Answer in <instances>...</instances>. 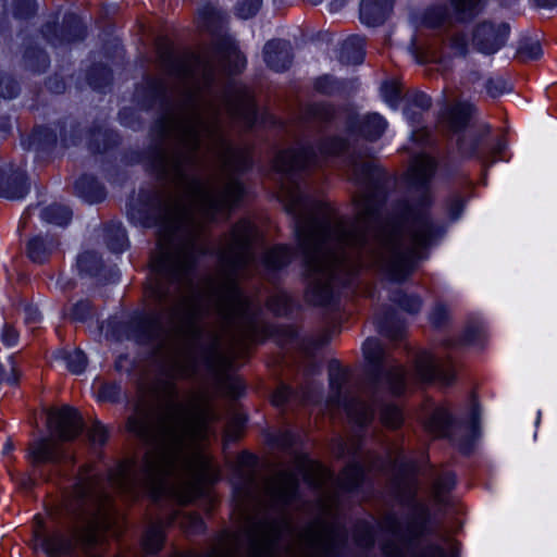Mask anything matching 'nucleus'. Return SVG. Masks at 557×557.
I'll use <instances>...</instances> for the list:
<instances>
[{
	"label": "nucleus",
	"instance_id": "f257e3e1",
	"mask_svg": "<svg viewBox=\"0 0 557 557\" xmlns=\"http://www.w3.org/2000/svg\"><path fill=\"white\" fill-rule=\"evenodd\" d=\"M200 27L215 35L212 46L199 54L164 51L160 65L184 83L181 103L154 124L150 154L157 175L170 190L140 191L127 214L134 224L158 227V249L152 255L148 295L150 313L133 323L141 341H159L165 349L164 373L170 380L190 377L201 360L218 372L230 360L222 341L233 347L257 339L259 325L237 280L257 268L253 245L259 233L247 220L239 221L220 247L221 283L208 302L220 321L206 346L193 342L200 335L197 318L205 310L193 282L198 256L206 253L205 225L230 211L244 188L234 176L250 166L244 150L225 138L223 114L252 127L257 120L250 90L230 81L225 74L240 72L246 63L232 37L222 34L224 15L213 4L198 13Z\"/></svg>",
	"mask_w": 557,
	"mask_h": 557
},
{
	"label": "nucleus",
	"instance_id": "f03ea898",
	"mask_svg": "<svg viewBox=\"0 0 557 557\" xmlns=\"http://www.w3.org/2000/svg\"><path fill=\"white\" fill-rule=\"evenodd\" d=\"M347 141L338 136L323 139L318 151L301 146L280 151L274 169L281 174V198L293 215L294 231L307 277L306 299L315 306L335 301L337 287L350 284L363 265L375 268L387 278L401 282L414 270L424 250L435 245L445 227L435 221L429 183L436 163L418 154L408 172V183L417 193L406 202L397 221L386 219L382 206L386 198L384 177L373 160L349 157V178L360 187L354 197V220L341 218L327 203L306 195L299 186L300 172L319 166L322 159L345 151Z\"/></svg>",
	"mask_w": 557,
	"mask_h": 557
},
{
	"label": "nucleus",
	"instance_id": "7ed1b4c3",
	"mask_svg": "<svg viewBox=\"0 0 557 557\" xmlns=\"http://www.w3.org/2000/svg\"><path fill=\"white\" fill-rule=\"evenodd\" d=\"M164 397V408L141 403L128 418V431L147 450L140 462L120 463L108 483L129 498L145 492L156 500L170 496L187 504L200 494L202 482L215 480L211 461L201 448L215 413L208 397L199 392L189 393L186 403L178 401L173 382L165 383Z\"/></svg>",
	"mask_w": 557,
	"mask_h": 557
},
{
	"label": "nucleus",
	"instance_id": "20e7f679",
	"mask_svg": "<svg viewBox=\"0 0 557 557\" xmlns=\"http://www.w3.org/2000/svg\"><path fill=\"white\" fill-rule=\"evenodd\" d=\"M110 495L100 479L81 473L65 506V516L55 528L44 534V520L34 518V548H42L48 557H101L97 550L98 530L108 522Z\"/></svg>",
	"mask_w": 557,
	"mask_h": 557
},
{
	"label": "nucleus",
	"instance_id": "39448f33",
	"mask_svg": "<svg viewBox=\"0 0 557 557\" xmlns=\"http://www.w3.org/2000/svg\"><path fill=\"white\" fill-rule=\"evenodd\" d=\"M401 502L408 507L404 520L388 513L382 520V528L389 532L394 540L386 542L383 553L386 557H407L413 544L428 532L430 510L426 504L416 498L417 486L408 485V491L399 492Z\"/></svg>",
	"mask_w": 557,
	"mask_h": 557
},
{
	"label": "nucleus",
	"instance_id": "423d86ee",
	"mask_svg": "<svg viewBox=\"0 0 557 557\" xmlns=\"http://www.w3.org/2000/svg\"><path fill=\"white\" fill-rule=\"evenodd\" d=\"M47 425L50 437H42L29 444L28 456L34 465L59 463L66 459L61 442L76 438L83 431L79 413L71 407L50 409L47 413Z\"/></svg>",
	"mask_w": 557,
	"mask_h": 557
},
{
	"label": "nucleus",
	"instance_id": "0eeeda50",
	"mask_svg": "<svg viewBox=\"0 0 557 557\" xmlns=\"http://www.w3.org/2000/svg\"><path fill=\"white\" fill-rule=\"evenodd\" d=\"M349 371L341 366L337 360L329 364L330 396L326 406L330 409L343 407L347 416L359 425H366L372 421L374 409L359 395H355L349 386Z\"/></svg>",
	"mask_w": 557,
	"mask_h": 557
},
{
	"label": "nucleus",
	"instance_id": "6e6552de",
	"mask_svg": "<svg viewBox=\"0 0 557 557\" xmlns=\"http://www.w3.org/2000/svg\"><path fill=\"white\" fill-rule=\"evenodd\" d=\"M363 355L370 363L369 376L374 388L385 384L394 395H400L405 391L403 367L396 363L377 339L368 338L364 342Z\"/></svg>",
	"mask_w": 557,
	"mask_h": 557
},
{
	"label": "nucleus",
	"instance_id": "1a4fd4ad",
	"mask_svg": "<svg viewBox=\"0 0 557 557\" xmlns=\"http://www.w3.org/2000/svg\"><path fill=\"white\" fill-rule=\"evenodd\" d=\"M509 33L510 26L507 23L483 21L473 29L472 45L484 54H493L505 45Z\"/></svg>",
	"mask_w": 557,
	"mask_h": 557
},
{
	"label": "nucleus",
	"instance_id": "9d476101",
	"mask_svg": "<svg viewBox=\"0 0 557 557\" xmlns=\"http://www.w3.org/2000/svg\"><path fill=\"white\" fill-rule=\"evenodd\" d=\"M351 135H360L368 140H376L386 128L385 120L376 114L359 116L354 112H345L336 116Z\"/></svg>",
	"mask_w": 557,
	"mask_h": 557
},
{
	"label": "nucleus",
	"instance_id": "9b49d317",
	"mask_svg": "<svg viewBox=\"0 0 557 557\" xmlns=\"http://www.w3.org/2000/svg\"><path fill=\"white\" fill-rule=\"evenodd\" d=\"M414 370L416 375L422 382L438 381L444 385H449L454 380L449 362L426 351L417 355Z\"/></svg>",
	"mask_w": 557,
	"mask_h": 557
},
{
	"label": "nucleus",
	"instance_id": "f8f14e48",
	"mask_svg": "<svg viewBox=\"0 0 557 557\" xmlns=\"http://www.w3.org/2000/svg\"><path fill=\"white\" fill-rule=\"evenodd\" d=\"M29 190L25 171L21 166L7 164L0 168V196L8 199H21Z\"/></svg>",
	"mask_w": 557,
	"mask_h": 557
},
{
	"label": "nucleus",
	"instance_id": "ddd939ff",
	"mask_svg": "<svg viewBox=\"0 0 557 557\" xmlns=\"http://www.w3.org/2000/svg\"><path fill=\"white\" fill-rule=\"evenodd\" d=\"M63 28L61 36H59L57 34L55 23L49 22L44 25L41 33L52 45L81 40L85 37V27L79 17L75 14H69L64 17Z\"/></svg>",
	"mask_w": 557,
	"mask_h": 557
},
{
	"label": "nucleus",
	"instance_id": "4468645a",
	"mask_svg": "<svg viewBox=\"0 0 557 557\" xmlns=\"http://www.w3.org/2000/svg\"><path fill=\"white\" fill-rule=\"evenodd\" d=\"M453 2V0H450ZM455 10V18L457 21H466L478 15L482 10V0H479L476 8L469 12H458L455 4L451 3ZM454 16L446 5H434L426 10L424 14V22L429 27L437 28L451 25Z\"/></svg>",
	"mask_w": 557,
	"mask_h": 557
},
{
	"label": "nucleus",
	"instance_id": "2eb2a0df",
	"mask_svg": "<svg viewBox=\"0 0 557 557\" xmlns=\"http://www.w3.org/2000/svg\"><path fill=\"white\" fill-rule=\"evenodd\" d=\"M263 57L271 70L275 72L285 71L293 61L290 44L280 39L268 41L263 48Z\"/></svg>",
	"mask_w": 557,
	"mask_h": 557
},
{
	"label": "nucleus",
	"instance_id": "dca6fc26",
	"mask_svg": "<svg viewBox=\"0 0 557 557\" xmlns=\"http://www.w3.org/2000/svg\"><path fill=\"white\" fill-rule=\"evenodd\" d=\"M393 7V0H362L360 20L368 26L382 24Z\"/></svg>",
	"mask_w": 557,
	"mask_h": 557
},
{
	"label": "nucleus",
	"instance_id": "f3484780",
	"mask_svg": "<svg viewBox=\"0 0 557 557\" xmlns=\"http://www.w3.org/2000/svg\"><path fill=\"white\" fill-rule=\"evenodd\" d=\"M297 468L308 484L318 490H322L332 479V474L326 468L309 459L298 458Z\"/></svg>",
	"mask_w": 557,
	"mask_h": 557
},
{
	"label": "nucleus",
	"instance_id": "a211bd4d",
	"mask_svg": "<svg viewBox=\"0 0 557 557\" xmlns=\"http://www.w3.org/2000/svg\"><path fill=\"white\" fill-rule=\"evenodd\" d=\"M455 486V475L450 471H442L436 473L433 478L430 495L431 498L440 509L448 506L449 492Z\"/></svg>",
	"mask_w": 557,
	"mask_h": 557
},
{
	"label": "nucleus",
	"instance_id": "6ab92c4d",
	"mask_svg": "<svg viewBox=\"0 0 557 557\" xmlns=\"http://www.w3.org/2000/svg\"><path fill=\"white\" fill-rule=\"evenodd\" d=\"M59 246V242L51 235L35 236L28 240L27 256L36 263H44Z\"/></svg>",
	"mask_w": 557,
	"mask_h": 557
},
{
	"label": "nucleus",
	"instance_id": "aec40b11",
	"mask_svg": "<svg viewBox=\"0 0 557 557\" xmlns=\"http://www.w3.org/2000/svg\"><path fill=\"white\" fill-rule=\"evenodd\" d=\"M472 107L469 103L458 102L446 108L441 117V123L453 132L466 127L471 117Z\"/></svg>",
	"mask_w": 557,
	"mask_h": 557
},
{
	"label": "nucleus",
	"instance_id": "412c9836",
	"mask_svg": "<svg viewBox=\"0 0 557 557\" xmlns=\"http://www.w3.org/2000/svg\"><path fill=\"white\" fill-rule=\"evenodd\" d=\"M75 194L88 203L100 202L106 198L104 187L89 175L81 176L74 184Z\"/></svg>",
	"mask_w": 557,
	"mask_h": 557
},
{
	"label": "nucleus",
	"instance_id": "4be33fe9",
	"mask_svg": "<svg viewBox=\"0 0 557 557\" xmlns=\"http://www.w3.org/2000/svg\"><path fill=\"white\" fill-rule=\"evenodd\" d=\"M451 419L444 407L434 408L424 421L425 430L434 436L442 437L449 434Z\"/></svg>",
	"mask_w": 557,
	"mask_h": 557
},
{
	"label": "nucleus",
	"instance_id": "5701e85b",
	"mask_svg": "<svg viewBox=\"0 0 557 557\" xmlns=\"http://www.w3.org/2000/svg\"><path fill=\"white\" fill-rule=\"evenodd\" d=\"M364 38L359 35L348 37L342 45L339 61L344 64H360L363 61Z\"/></svg>",
	"mask_w": 557,
	"mask_h": 557
},
{
	"label": "nucleus",
	"instance_id": "b1692460",
	"mask_svg": "<svg viewBox=\"0 0 557 557\" xmlns=\"http://www.w3.org/2000/svg\"><path fill=\"white\" fill-rule=\"evenodd\" d=\"M431 98L424 92L412 91L407 96L405 114L412 124H419L422 112L431 108Z\"/></svg>",
	"mask_w": 557,
	"mask_h": 557
},
{
	"label": "nucleus",
	"instance_id": "393cba45",
	"mask_svg": "<svg viewBox=\"0 0 557 557\" xmlns=\"http://www.w3.org/2000/svg\"><path fill=\"white\" fill-rule=\"evenodd\" d=\"M106 242L113 252H121L127 247V236L120 222H110L106 226Z\"/></svg>",
	"mask_w": 557,
	"mask_h": 557
},
{
	"label": "nucleus",
	"instance_id": "a878e982",
	"mask_svg": "<svg viewBox=\"0 0 557 557\" xmlns=\"http://www.w3.org/2000/svg\"><path fill=\"white\" fill-rule=\"evenodd\" d=\"M394 312L386 311L383 317H376L375 321L379 327V331L389 337L391 339L397 341L403 338L405 333V327L403 323L394 320Z\"/></svg>",
	"mask_w": 557,
	"mask_h": 557
},
{
	"label": "nucleus",
	"instance_id": "bb28decb",
	"mask_svg": "<svg viewBox=\"0 0 557 557\" xmlns=\"http://www.w3.org/2000/svg\"><path fill=\"white\" fill-rule=\"evenodd\" d=\"M364 476L363 468L358 463L347 466L338 478V485L345 491H352L360 485Z\"/></svg>",
	"mask_w": 557,
	"mask_h": 557
},
{
	"label": "nucleus",
	"instance_id": "cd10ccee",
	"mask_svg": "<svg viewBox=\"0 0 557 557\" xmlns=\"http://www.w3.org/2000/svg\"><path fill=\"white\" fill-rule=\"evenodd\" d=\"M543 54L542 46L539 40L523 38L519 41L516 58L521 62L539 60Z\"/></svg>",
	"mask_w": 557,
	"mask_h": 557
},
{
	"label": "nucleus",
	"instance_id": "c85d7f7f",
	"mask_svg": "<svg viewBox=\"0 0 557 557\" xmlns=\"http://www.w3.org/2000/svg\"><path fill=\"white\" fill-rule=\"evenodd\" d=\"M484 132L470 129L458 138V150L463 157L476 156L479 145L482 143Z\"/></svg>",
	"mask_w": 557,
	"mask_h": 557
},
{
	"label": "nucleus",
	"instance_id": "c756f323",
	"mask_svg": "<svg viewBox=\"0 0 557 557\" xmlns=\"http://www.w3.org/2000/svg\"><path fill=\"white\" fill-rule=\"evenodd\" d=\"M290 260V250L285 246H277L265 252L263 264L268 269L277 270L287 265Z\"/></svg>",
	"mask_w": 557,
	"mask_h": 557
},
{
	"label": "nucleus",
	"instance_id": "7c9ffc66",
	"mask_svg": "<svg viewBox=\"0 0 557 557\" xmlns=\"http://www.w3.org/2000/svg\"><path fill=\"white\" fill-rule=\"evenodd\" d=\"M41 218L55 225H66L72 219V211L69 207L62 205H51L41 211Z\"/></svg>",
	"mask_w": 557,
	"mask_h": 557
},
{
	"label": "nucleus",
	"instance_id": "2f4dec72",
	"mask_svg": "<svg viewBox=\"0 0 557 557\" xmlns=\"http://www.w3.org/2000/svg\"><path fill=\"white\" fill-rule=\"evenodd\" d=\"M58 357L65 362L66 368L74 374H79L86 369L87 358L81 349L61 350L58 352Z\"/></svg>",
	"mask_w": 557,
	"mask_h": 557
},
{
	"label": "nucleus",
	"instance_id": "473e14b6",
	"mask_svg": "<svg viewBox=\"0 0 557 557\" xmlns=\"http://www.w3.org/2000/svg\"><path fill=\"white\" fill-rule=\"evenodd\" d=\"M145 89L148 96L147 101L144 103L146 107H152L157 102L163 104L166 95V85L162 79L148 78Z\"/></svg>",
	"mask_w": 557,
	"mask_h": 557
},
{
	"label": "nucleus",
	"instance_id": "72a5a7b5",
	"mask_svg": "<svg viewBox=\"0 0 557 557\" xmlns=\"http://www.w3.org/2000/svg\"><path fill=\"white\" fill-rule=\"evenodd\" d=\"M112 134L102 126H99L89 133L88 147L92 152H101L115 141Z\"/></svg>",
	"mask_w": 557,
	"mask_h": 557
},
{
	"label": "nucleus",
	"instance_id": "f704fd0d",
	"mask_svg": "<svg viewBox=\"0 0 557 557\" xmlns=\"http://www.w3.org/2000/svg\"><path fill=\"white\" fill-rule=\"evenodd\" d=\"M77 267L81 272L94 276L99 273L102 262L97 252L85 251L78 256Z\"/></svg>",
	"mask_w": 557,
	"mask_h": 557
},
{
	"label": "nucleus",
	"instance_id": "c9c22d12",
	"mask_svg": "<svg viewBox=\"0 0 557 557\" xmlns=\"http://www.w3.org/2000/svg\"><path fill=\"white\" fill-rule=\"evenodd\" d=\"M96 311L90 300L81 299L73 304L67 312L69 318L75 322H86L95 315Z\"/></svg>",
	"mask_w": 557,
	"mask_h": 557
},
{
	"label": "nucleus",
	"instance_id": "e433bc0d",
	"mask_svg": "<svg viewBox=\"0 0 557 557\" xmlns=\"http://www.w3.org/2000/svg\"><path fill=\"white\" fill-rule=\"evenodd\" d=\"M391 300L409 313L419 312L422 306V300L419 296L407 295L403 290L394 292L392 294Z\"/></svg>",
	"mask_w": 557,
	"mask_h": 557
},
{
	"label": "nucleus",
	"instance_id": "4c0bfd02",
	"mask_svg": "<svg viewBox=\"0 0 557 557\" xmlns=\"http://www.w3.org/2000/svg\"><path fill=\"white\" fill-rule=\"evenodd\" d=\"M55 143L57 135L52 129L44 126L35 128L32 137V144L35 145L37 149L48 150L53 147Z\"/></svg>",
	"mask_w": 557,
	"mask_h": 557
},
{
	"label": "nucleus",
	"instance_id": "58836bf2",
	"mask_svg": "<svg viewBox=\"0 0 557 557\" xmlns=\"http://www.w3.org/2000/svg\"><path fill=\"white\" fill-rule=\"evenodd\" d=\"M163 530L160 524H152L148 528L146 531L145 537H144V546L145 549L148 553H156L158 552L163 543Z\"/></svg>",
	"mask_w": 557,
	"mask_h": 557
},
{
	"label": "nucleus",
	"instance_id": "ea45409f",
	"mask_svg": "<svg viewBox=\"0 0 557 557\" xmlns=\"http://www.w3.org/2000/svg\"><path fill=\"white\" fill-rule=\"evenodd\" d=\"M308 117L318 122H329L335 117V111L327 103H312L307 107Z\"/></svg>",
	"mask_w": 557,
	"mask_h": 557
},
{
	"label": "nucleus",
	"instance_id": "a19ab883",
	"mask_svg": "<svg viewBox=\"0 0 557 557\" xmlns=\"http://www.w3.org/2000/svg\"><path fill=\"white\" fill-rule=\"evenodd\" d=\"M26 65L37 72L45 71L48 67L49 59L45 51L40 49H29L25 52Z\"/></svg>",
	"mask_w": 557,
	"mask_h": 557
},
{
	"label": "nucleus",
	"instance_id": "79ce46f5",
	"mask_svg": "<svg viewBox=\"0 0 557 557\" xmlns=\"http://www.w3.org/2000/svg\"><path fill=\"white\" fill-rule=\"evenodd\" d=\"M262 5V0H238L235 5V14L243 20L255 16Z\"/></svg>",
	"mask_w": 557,
	"mask_h": 557
},
{
	"label": "nucleus",
	"instance_id": "37998d69",
	"mask_svg": "<svg viewBox=\"0 0 557 557\" xmlns=\"http://www.w3.org/2000/svg\"><path fill=\"white\" fill-rule=\"evenodd\" d=\"M342 88V83L331 75H323L314 81V89L324 95H333Z\"/></svg>",
	"mask_w": 557,
	"mask_h": 557
},
{
	"label": "nucleus",
	"instance_id": "c03bdc74",
	"mask_svg": "<svg viewBox=\"0 0 557 557\" xmlns=\"http://www.w3.org/2000/svg\"><path fill=\"white\" fill-rule=\"evenodd\" d=\"M381 420L386 426L398 428L403 422V414L397 406L384 405L381 408Z\"/></svg>",
	"mask_w": 557,
	"mask_h": 557
},
{
	"label": "nucleus",
	"instance_id": "a18cd8bd",
	"mask_svg": "<svg viewBox=\"0 0 557 557\" xmlns=\"http://www.w3.org/2000/svg\"><path fill=\"white\" fill-rule=\"evenodd\" d=\"M268 308L277 315L285 314L289 308V297L284 292H277L268 299Z\"/></svg>",
	"mask_w": 557,
	"mask_h": 557
},
{
	"label": "nucleus",
	"instance_id": "49530a36",
	"mask_svg": "<svg viewBox=\"0 0 557 557\" xmlns=\"http://www.w3.org/2000/svg\"><path fill=\"white\" fill-rule=\"evenodd\" d=\"M122 394V388L120 384L115 382H103L99 386L98 397L102 401H117Z\"/></svg>",
	"mask_w": 557,
	"mask_h": 557
},
{
	"label": "nucleus",
	"instance_id": "de8ad7c7",
	"mask_svg": "<svg viewBox=\"0 0 557 557\" xmlns=\"http://www.w3.org/2000/svg\"><path fill=\"white\" fill-rule=\"evenodd\" d=\"M485 89L492 98H496L504 92L511 90V87L503 77H491L485 83Z\"/></svg>",
	"mask_w": 557,
	"mask_h": 557
},
{
	"label": "nucleus",
	"instance_id": "09e8293b",
	"mask_svg": "<svg viewBox=\"0 0 557 557\" xmlns=\"http://www.w3.org/2000/svg\"><path fill=\"white\" fill-rule=\"evenodd\" d=\"M18 92L17 83L3 73H0V97L4 99L14 98Z\"/></svg>",
	"mask_w": 557,
	"mask_h": 557
},
{
	"label": "nucleus",
	"instance_id": "8fccbe9b",
	"mask_svg": "<svg viewBox=\"0 0 557 557\" xmlns=\"http://www.w3.org/2000/svg\"><path fill=\"white\" fill-rule=\"evenodd\" d=\"M465 198L459 194H453L447 200V210L451 220H457L463 212Z\"/></svg>",
	"mask_w": 557,
	"mask_h": 557
},
{
	"label": "nucleus",
	"instance_id": "3c124183",
	"mask_svg": "<svg viewBox=\"0 0 557 557\" xmlns=\"http://www.w3.org/2000/svg\"><path fill=\"white\" fill-rule=\"evenodd\" d=\"M356 542L363 547H371L374 544V535L368 523L358 525L355 533Z\"/></svg>",
	"mask_w": 557,
	"mask_h": 557
},
{
	"label": "nucleus",
	"instance_id": "603ef678",
	"mask_svg": "<svg viewBox=\"0 0 557 557\" xmlns=\"http://www.w3.org/2000/svg\"><path fill=\"white\" fill-rule=\"evenodd\" d=\"M449 320V311L446 308V306L442 304H437L431 314H430V321L434 327H443L446 325V323Z\"/></svg>",
	"mask_w": 557,
	"mask_h": 557
},
{
	"label": "nucleus",
	"instance_id": "864d4df0",
	"mask_svg": "<svg viewBox=\"0 0 557 557\" xmlns=\"http://www.w3.org/2000/svg\"><path fill=\"white\" fill-rule=\"evenodd\" d=\"M181 525L191 533H199L203 530V521L197 513L184 515L181 519Z\"/></svg>",
	"mask_w": 557,
	"mask_h": 557
},
{
	"label": "nucleus",
	"instance_id": "5fc2aeb1",
	"mask_svg": "<svg viewBox=\"0 0 557 557\" xmlns=\"http://www.w3.org/2000/svg\"><path fill=\"white\" fill-rule=\"evenodd\" d=\"M35 12V0H16L14 15L20 18H27Z\"/></svg>",
	"mask_w": 557,
	"mask_h": 557
},
{
	"label": "nucleus",
	"instance_id": "6e6d98bb",
	"mask_svg": "<svg viewBox=\"0 0 557 557\" xmlns=\"http://www.w3.org/2000/svg\"><path fill=\"white\" fill-rule=\"evenodd\" d=\"M88 436L91 443L102 445L108 438V433L102 424L96 422L89 430Z\"/></svg>",
	"mask_w": 557,
	"mask_h": 557
},
{
	"label": "nucleus",
	"instance_id": "4d7b16f0",
	"mask_svg": "<svg viewBox=\"0 0 557 557\" xmlns=\"http://www.w3.org/2000/svg\"><path fill=\"white\" fill-rule=\"evenodd\" d=\"M450 47L457 55H465L468 51L467 38L462 34H455L450 38Z\"/></svg>",
	"mask_w": 557,
	"mask_h": 557
},
{
	"label": "nucleus",
	"instance_id": "13d9d810",
	"mask_svg": "<svg viewBox=\"0 0 557 557\" xmlns=\"http://www.w3.org/2000/svg\"><path fill=\"white\" fill-rule=\"evenodd\" d=\"M1 341L7 346H14L18 341V332L11 324L5 323L1 333Z\"/></svg>",
	"mask_w": 557,
	"mask_h": 557
},
{
	"label": "nucleus",
	"instance_id": "bf43d9fd",
	"mask_svg": "<svg viewBox=\"0 0 557 557\" xmlns=\"http://www.w3.org/2000/svg\"><path fill=\"white\" fill-rule=\"evenodd\" d=\"M295 443V435L289 431H284L275 437V444L282 449L293 447Z\"/></svg>",
	"mask_w": 557,
	"mask_h": 557
},
{
	"label": "nucleus",
	"instance_id": "052dcab7",
	"mask_svg": "<svg viewBox=\"0 0 557 557\" xmlns=\"http://www.w3.org/2000/svg\"><path fill=\"white\" fill-rule=\"evenodd\" d=\"M383 91H384V98L385 100L392 104V106H396V103L398 102L399 100V96H400V92H399V89L396 85L394 84H391V85H385L384 88H383Z\"/></svg>",
	"mask_w": 557,
	"mask_h": 557
},
{
	"label": "nucleus",
	"instance_id": "680f3d73",
	"mask_svg": "<svg viewBox=\"0 0 557 557\" xmlns=\"http://www.w3.org/2000/svg\"><path fill=\"white\" fill-rule=\"evenodd\" d=\"M292 391L287 386L280 387L272 396V403L275 406L284 405L290 397Z\"/></svg>",
	"mask_w": 557,
	"mask_h": 557
},
{
	"label": "nucleus",
	"instance_id": "e2e57ef3",
	"mask_svg": "<svg viewBox=\"0 0 557 557\" xmlns=\"http://www.w3.org/2000/svg\"><path fill=\"white\" fill-rule=\"evenodd\" d=\"M410 557H445V552L437 545H429L421 553L412 554Z\"/></svg>",
	"mask_w": 557,
	"mask_h": 557
},
{
	"label": "nucleus",
	"instance_id": "0e129e2a",
	"mask_svg": "<svg viewBox=\"0 0 557 557\" xmlns=\"http://www.w3.org/2000/svg\"><path fill=\"white\" fill-rule=\"evenodd\" d=\"M24 313H25V322L27 324H34L39 321L40 313L38 309L34 306L27 305L24 307Z\"/></svg>",
	"mask_w": 557,
	"mask_h": 557
},
{
	"label": "nucleus",
	"instance_id": "69168bd1",
	"mask_svg": "<svg viewBox=\"0 0 557 557\" xmlns=\"http://www.w3.org/2000/svg\"><path fill=\"white\" fill-rule=\"evenodd\" d=\"M453 3L458 12H469L476 8L479 0H453Z\"/></svg>",
	"mask_w": 557,
	"mask_h": 557
},
{
	"label": "nucleus",
	"instance_id": "338daca9",
	"mask_svg": "<svg viewBox=\"0 0 557 557\" xmlns=\"http://www.w3.org/2000/svg\"><path fill=\"white\" fill-rule=\"evenodd\" d=\"M506 144L502 139L498 140V143L495 145L491 152V160L488 158L483 159L484 164H492L497 160V156H500L502 152L505 150Z\"/></svg>",
	"mask_w": 557,
	"mask_h": 557
},
{
	"label": "nucleus",
	"instance_id": "774afa93",
	"mask_svg": "<svg viewBox=\"0 0 557 557\" xmlns=\"http://www.w3.org/2000/svg\"><path fill=\"white\" fill-rule=\"evenodd\" d=\"M479 420H480V411L476 405L473 406L470 417L469 426L471 429L472 436L474 437L478 432L479 428Z\"/></svg>",
	"mask_w": 557,
	"mask_h": 557
}]
</instances>
